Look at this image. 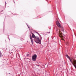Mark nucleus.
<instances>
[{
    "mask_svg": "<svg viewBox=\"0 0 76 76\" xmlns=\"http://www.w3.org/2000/svg\"><path fill=\"white\" fill-rule=\"evenodd\" d=\"M2 55V53H1V51L0 50V57H1Z\"/></svg>",
    "mask_w": 76,
    "mask_h": 76,
    "instance_id": "11",
    "label": "nucleus"
},
{
    "mask_svg": "<svg viewBox=\"0 0 76 76\" xmlns=\"http://www.w3.org/2000/svg\"><path fill=\"white\" fill-rule=\"evenodd\" d=\"M30 39L31 41V42L32 44H33V39H32V36L31 34H30Z\"/></svg>",
    "mask_w": 76,
    "mask_h": 76,
    "instance_id": "5",
    "label": "nucleus"
},
{
    "mask_svg": "<svg viewBox=\"0 0 76 76\" xmlns=\"http://www.w3.org/2000/svg\"><path fill=\"white\" fill-rule=\"evenodd\" d=\"M14 3H15V1H14Z\"/></svg>",
    "mask_w": 76,
    "mask_h": 76,
    "instance_id": "18",
    "label": "nucleus"
},
{
    "mask_svg": "<svg viewBox=\"0 0 76 76\" xmlns=\"http://www.w3.org/2000/svg\"><path fill=\"white\" fill-rule=\"evenodd\" d=\"M3 10H2V12H3Z\"/></svg>",
    "mask_w": 76,
    "mask_h": 76,
    "instance_id": "19",
    "label": "nucleus"
},
{
    "mask_svg": "<svg viewBox=\"0 0 76 76\" xmlns=\"http://www.w3.org/2000/svg\"><path fill=\"white\" fill-rule=\"evenodd\" d=\"M56 24L58 26L59 28H61V24L58 21H56Z\"/></svg>",
    "mask_w": 76,
    "mask_h": 76,
    "instance_id": "3",
    "label": "nucleus"
},
{
    "mask_svg": "<svg viewBox=\"0 0 76 76\" xmlns=\"http://www.w3.org/2000/svg\"><path fill=\"white\" fill-rule=\"evenodd\" d=\"M58 34L60 37H61V38H62V37H63V35L62 34L60 33H58Z\"/></svg>",
    "mask_w": 76,
    "mask_h": 76,
    "instance_id": "4",
    "label": "nucleus"
},
{
    "mask_svg": "<svg viewBox=\"0 0 76 76\" xmlns=\"http://www.w3.org/2000/svg\"><path fill=\"white\" fill-rule=\"evenodd\" d=\"M34 41H37L38 42H40L41 41H40V40L39 39V37H35L34 39Z\"/></svg>",
    "mask_w": 76,
    "mask_h": 76,
    "instance_id": "2",
    "label": "nucleus"
},
{
    "mask_svg": "<svg viewBox=\"0 0 76 76\" xmlns=\"http://www.w3.org/2000/svg\"><path fill=\"white\" fill-rule=\"evenodd\" d=\"M35 42L37 43V44H41V41H40V42H38L37 41H34Z\"/></svg>",
    "mask_w": 76,
    "mask_h": 76,
    "instance_id": "9",
    "label": "nucleus"
},
{
    "mask_svg": "<svg viewBox=\"0 0 76 76\" xmlns=\"http://www.w3.org/2000/svg\"><path fill=\"white\" fill-rule=\"evenodd\" d=\"M36 33H37V34L39 35L40 37L41 38V40L42 39V37H41V35H40V34L38 32H36Z\"/></svg>",
    "mask_w": 76,
    "mask_h": 76,
    "instance_id": "7",
    "label": "nucleus"
},
{
    "mask_svg": "<svg viewBox=\"0 0 76 76\" xmlns=\"http://www.w3.org/2000/svg\"><path fill=\"white\" fill-rule=\"evenodd\" d=\"M45 68H47L48 67V65L47 64H45L44 66Z\"/></svg>",
    "mask_w": 76,
    "mask_h": 76,
    "instance_id": "8",
    "label": "nucleus"
},
{
    "mask_svg": "<svg viewBox=\"0 0 76 76\" xmlns=\"http://www.w3.org/2000/svg\"><path fill=\"white\" fill-rule=\"evenodd\" d=\"M61 32L62 33H63L64 32V30L63 29H62L61 30Z\"/></svg>",
    "mask_w": 76,
    "mask_h": 76,
    "instance_id": "12",
    "label": "nucleus"
},
{
    "mask_svg": "<svg viewBox=\"0 0 76 76\" xmlns=\"http://www.w3.org/2000/svg\"><path fill=\"white\" fill-rule=\"evenodd\" d=\"M27 26H28V27L29 29H30V27H29V26H28V24H27Z\"/></svg>",
    "mask_w": 76,
    "mask_h": 76,
    "instance_id": "14",
    "label": "nucleus"
},
{
    "mask_svg": "<svg viewBox=\"0 0 76 76\" xmlns=\"http://www.w3.org/2000/svg\"><path fill=\"white\" fill-rule=\"evenodd\" d=\"M26 55H27V56H29V54L27 53Z\"/></svg>",
    "mask_w": 76,
    "mask_h": 76,
    "instance_id": "15",
    "label": "nucleus"
},
{
    "mask_svg": "<svg viewBox=\"0 0 76 76\" xmlns=\"http://www.w3.org/2000/svg\"><path fill=\"white\" fill-rule=\"evenodd\" d=\"M37 66H38V67H39V65H37Z\"/></svg>",
    "mask_w": 76,
    "mask_h": 76,
    "instance_id": "16",
    "label": "nucleus"
},
{
    "mask_svg": "<svg viewBox=\"0 0 76 76\" xmlns=\"http://www.w3.org/2000/svg\"><path fill=\"white\" fill-rule=\"evenodd\" d=\"M27 26H28V27L29 29H30V27H29V26H28V24H27Z\"/></svg>",
    "mask_w": 76,
    "mask_h": 76,
    "instance_id": "13",
    "label": "nucleus"
},
{
    "mask_svg": "<svg viewBox=\"0 0 76 76\" xmlns=\"http://www.w3.org/2000/svg\"><path fill=\"white\" fill-rule=\"evenodd\" d=\"M37 58V55L35 54L32 56V58L33 61H36V59Z\"/></svg>",
    "mask_w": 76,
    "mask_h": 76,
    "instance_id": "1",
    "label": "nucleus"
},
{
    "mask_svg": "<svg viewBox=\"0 0 76 76\" xmlns=\"http://www.w3.org/2000/svg\"><path fill=\"white\" fill-rule=\"evenodd\" d=\"M8 39H9V40L10 41V38H9V37H8Z\"/></svg>",
    "mask_w": 76,
    "mask_h": 76,
    "instance_id": "17",
    "label": "nucleus"
},
{
    "mask_svg": "<svg viewBox=\"0 0 76 76\" xmlns=\"http://www.w3.org/2000/svg\"><path fill=\"white\" fill-rule=\"evenodd\" d=\"M31 34L32 35V37L33 38H35V37H36L35 36V35H34V33H31Z\"/></svg>",
    "mask_w": 76,
    "mask_h": 76,
    "instance_id": "6",
    "label": "nucleus"
},
{
    "mask_svg": "<svg viewBox=\"0 0 76 76\" xmlns=\"http://www.w3.org/2000/svg\"><path fill=\"white\" fill-rule=\"evenodd\" d=\"M9 74H10V73H9Z\"/></svg>",
    "mask_w": 76,
    "mask_h": 76,
    "instance_id": "20",
    "label": "nucleus"
},
{
    "mask_svg": "<svg viewBox=\"0 0 76 76\" xmlns=\"http://www.w3.org/2000/svg\"><path fill=\"white\" fill-rule=\"evenodd\" d=\"M66 57H67V58H69V59L70 58V57L68 55H66Z\"/></svg>",
    "mask_w": 76,
    "mask_h": 76,
    "instance_id": "10",
    "label": "nucleus"
}]
</instances>
